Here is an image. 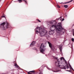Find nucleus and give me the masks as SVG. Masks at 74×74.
<instances>
[{"label": "nucleus", "mask_w": 74, "mask_h": 74, "mask_svg": "<svg viewBox=\"0 0 74 74\" xmlns=\"http://www.w3.org/2000/svg\"><path fill=\"white\" fill-rule=\"evenodd\" d=\"M54 59H58V58L57 57H53Z\"/></svg>", "instance_id": "nucleus-15"}, {"label": "nucleus", "mask_w": 74, "mask_h": 74, "mask_svg": "<svg viewBox=\"0 0 74 74\" xmlns=\"http://www.w3.org/2000/svg\"><path fill=\"white\" fill-rule=\"evenodd\" d=\"M57 63H56V64H57Z\"/></svg>", "instance_id": "nucleus-31"}, {"label": "nucleus", "mask_w": 74, "mask_h": 74, "mask_svg": "<svg viewBox=\"0 0 74 74\" xmlns=\"http://www.w3.org/2000/svg\"><path fill=\"white\" fill-rule=\"evenodd\" d=\"M38 21L39 22H41V21L39 20H38Z\"/></svg>", "instance_id": "nucleus-22"}, {"label": "nucleus", "mask_w": 74, "mask_h": 74, "mask_svg": "<svg viewBox=\"0 0 74 74\" xmlns=\"http://www.w3.org/2000/svg\"><path fill=\"white\" fill-rule=\"evenodd\" d=\"M57 6V7H58V8H60V6L58 5Z\"/></svg>", "instance_id": "nucleus-21"}, {"label": "nucleus", "mask_w": 74, "mask_h": 74, "mask_svg": "<svg viewBox=\"0 0 74 74\" xmlns=\"http://www.w3.org/2000/svg\"><path fill=\"white\" fill-rule=\"evenodd\" d=\"M60 49V51H62L61 49Z\"/></svg>", "instance_id": "nucleus-27"}, {"label": "nucleus", "mask_w": 74, "mask_h": 74, "mask_svg": "<svg viewBox=\"0 0 74 74\" xmlns=\"http://www.w3.org/2000/svg\"><path fill=\"white\" fill-rule=\"evenodd\" d=\"M69 69V66H67V69Z\"/></svg>", "instance_id": "nucleus-23"}, {"label": "nucleus", "mask_w": 74, "mask_h": 74, "mask_svg": "<svg viewBox=\"0 0 74 74\" xmlns=\"http://www.w3.org/2000/svg\"><path fill=\"white\" fill-rule=\"evenodd\" d=\"M44 44H42L41 45L40 47V51L41 52H43L45 51V50L44 49Z\"/></svg>", "instance_id": "nucleus-4"}, {"label": "nucleus", "mask_w": 74, "mask_h": 74, "mask_svg": "<svg viewBox=\"0 0 74 74\" xmlns=\"http://www.w3.org/2000/svg\"><path fill=\"white\" fill-rule=\"evenodd\" d=\"M69 71L70 72V71L69 70V71Z\"/></svg>", "instance_id": "nucleus-29"}, {"label": "nucleus", "mask_w": 74, "mask_h": 74, "mask_svg": "<svg viewBox=\"0 0 74 74\" xmlns=\"http://www.w3.org/2000/svg\"><path fill=\"white\" fill-rule=\"evenodd\" d=\"M72 41H74V39L73 38H72Z\"/></svg>", "instance_id": "nucleus-18"}, {"label": "nucleus", "mask_w": 74, "mask_h": 74, "mask_svg": "<svg viewBox=\"0 0 74 74\" xmlns=\"http://www.w3.org/2000/svg\"><path fill=\"white\" fill-rule=\"evenodd\" d=\"M73 1V0H71V1H70L68 3H70V2H71V1Z\"/></svg>", "instance_id": "nucleus-20"}, {"label": "nucleus", "mask_w": 74, "mask_h": 74, "mask_svg": "<svg viewBox=\"0 0 74 74\" xmlns=\"http://www.w3.org/2000/svg\"><path fill=\"white\" fill-rule=\"evenodd\" d=\"M15 66H16V68H18V69H19V67L18 66V65L16 64H16L14 65Z\"/></svg>", "instance_id": "nucleus-8"}, {"label": "nucleus", "mask_w": 74, "mask_h": 74, "mask_svg": "<svg viewBox=\"0 0 74 74\" xmlns=\"http://www.w3.org/2000/svg\"><path fill=\"white\" fill-rule=\"evenodd\" d=\"M53 32L52 31H50L49 32L50 34H53Z\"/></svg>", "instance_id": "nucleus-11"}, {"label": "nucleus", "mask_w": 74, "mask_h": 74, "mask_svg": "<svg viewBox=\"0 0 74 74\" xmlns=\"http://www.w3.org/2000/svg\"><path fill=\"white\" fill-rule=\"evenodd\" d=\"M24 1H25V3L26 4H27V2L25 0H23Z\"/></svg>", "instance_id": "nucleus-16"}, {"label": "nucleus", "mask_w": 74, "mask_h": 74, "mask_svg": "<svg viewBox=\"0 0 74 74\" xmlns=\"http://www.w3.org/2000/svg\"><path fill=\"white\" fill-rule=\"evenodd\" d=\"M73 36H74V31L73 32Z\"/></svg>", "instance_id": "nucleus-25"}, {"label": "nucleus", "mask_w": 74, "mask_h": 74, "mask_svg": "<svg viewBox=\"0 0 74 74\" xmlns=\"http://www.w3.org/2000/svg\"><path fill=\"white\" fill-rule=\"evenodd\" d=\"M59 64V62H58V64Z\"/></svg>", "instance_id": "nucleus-28"}, {"label": "nucleus", "mask_w": 74, "mask_h": 74, "mask_svg": "<svg viewBox=\"0 0 74 74\" xmlns=\"http://www.w3.org/2000/svg\"><path fill=\"white\" fill-rule=\"evenodd\" d=\"M64 7L66 8H67L68 7V5H64Z\"/></svg>", "instance_id": "nucleus-10"}, {"label": "nucleus", "mask_w": 74, "mask_h": 74, "mask_svg": "<svg viewBox=\"0 0 74 74\" xmlns=\"http://www.w3.org/2000/svg\"><path fill=\"white\" fill-rule=\"evenodd\" d=\"M64 59V58H63V57H61L60 58L61 60H62V59Z\"/></svg>", "instance_id": "nucleus-14"}, {"label": "nucleus", "mask_w": 74, "mask_h": 74, "mask_svg": "<svg viewBox=\"0 0 74 74\" xmlns=\"http://www.w3.org/2000/svg\"><path fill=\"white\" fill-rule=\"evenodd\" d=\"M69 66L70 67V68H71V69H72L73 71H74V69H73V68H72V67H71V65H70V64H69Z\"/></svg>", "instance_id": "nucleus-12"}, {"label": "nucleus", "mask_w": 74, "mask_h": 74, "mask_svg": "<svg viewBox=\"0 0 74 74\" xmlns=\"http://www.w3.org/2000/svg\"><path fill=\"white\" fill-rule=\"evenodd\" d=\"M53 72H58V71H53Z\"/></svg>", "instance_id": "nucleus-19"}, {"label": "nucleus", "mask_w": 74, "mask_h": 74, "mask_svg": "<svg viewBox=\"0 0 74 74\" xmlns=\"http://www.w3.org/2000/svg\"><path fill=\"white\" fill-rule=\"evenodd\" d=\"M57 27L58 28H56V25H53L52 26V27H55L56 30L57 32H59L60 30L62 29V27L61 25H58L57 26Z\"/></svg>", "instance_id": "nucleus-2"}, {"label": "nucleus", "mask_w": 74, "mask_h": 74, "mask_svg": "<svg viewBox=\"0 0 74 74\" xmlns=\"http://www.w3.org/2000/svg\"><path fill=\"white\" fill-rule=\"evenodd\" d=\"M35 31L36 33H39V34L41 37H42L47 34V32L46 30H43L42 31V29H41L40 27H37L35 29Z\"/></svg>", "instance_id": "nucleus-1"}, {"label": "nucleus", "mask_w": 74, "mask_h": 74, "mask_svg": "<svg viewBox=\"0 0 74 74\" xmlns=\"http://www.w3.org/2000/svg\"><path fill=\"white\" fill-rule=\"evenodd\" d=\"M48 43L49 44V47H50L52 49H54V47H52V44L50 43V42H48Z\"/></svg>", "instance_id": "nucleus-5"}, {"label": "nucleus", "mask_w": 74, "mask_h": 74, "mask_svg": "<svg viewBox=\"0 0 74 74\" xmlns=\"http://www.w3.org/2000/svg\"><path fill=\"white\" fill-rule=\"evenodd\" d=\"M67 71H68V70H66Z\"/></svg>", "instance_id": "nucleus-30"}, {"label": "nucleus", "mask_w": 74, "mask_h": 74, "mask_svg": "<svg viewBox=\"0 0 74 74\" xmlns=\"http://www.w3.org/2000/svg\"><path fill=\"white\" fill-rule=\"evenodd\" d=\"M6 25V27L7 29H8L9 27H11V26L9 25V24H8V23H7V22H4L3 23L1 24V26H3V28H4V25Z\"/></svg>", "instance_id": "nucleus-3"}, {"label": "nucleus", "mask_w": 74, "mask_h": 74, "mask_svg": "<svg viewBox=\"0 0 74 74\" xmlns=\"http://www.w3.org/2000/svg\"><path fill=\"white\" fill-rule=\"evenodd\" d=\"M64 18H63L62 19V21H64Z\"/></svg>", "instance_id": "nucleus-24"}, {"label": "nucleus", "mask_w": 74, "mask_h": 74, "mask_svg": "<svg viewBox=\"0 0 74 74\" xmlns=\"http://www.w3.org/2000/svg\"><path fill=\"white\" fill-rule=\"evenodd\" d=\"M18 1L19 3H21V2H22V0H18Z\"/></svg>", "instance_id": "nucleus-13"}, {"label": "nucleus", "mask_w": 74, "mask_h": 74, "mask_svg": "<svg viewBox=\"0 0 74 74\" xmlns=\"http://www.w3.org/2000/svg\"><path fill=\"white\" fill-rule=\"evenodd\" d=\"M34 73V71H30L29 72H28V74H32L31 73Z\"/></svg>", "instance_id": "nucleus-9"}, {"label": "nucleus", "mask_w": 74, "mask_h": 74, "mask_svg": "<svg viewBox=\"0 0 74 74\" xmlns=\"http://www.w3.org/2000/svg\"><path fill=\"white\" fill-rule=\"evenodd\" d=\"M0 1H1V0H0Z\"/></svg>", "instance_id": "nucleus-32"}, {"label": "nucleus", "mask_w": 74, "mask_h": 74, "mask_svg": "<svg viewBox=\"0 0 74 74\" xmlns=\"http://www.w3.org/2000/svg\"><path fill=\"white\" fill-rule=\"evenodd\" d=\"M36 44V42L33 41L32 42V43L31 44L30 46L31 47H32V46H33V45H34L35 44Z\"/></svg>", "instance_id": "nucleus-6"}, {"label": "nucleus", "mask_w": 74, "mask_h": 74, "mask_svg": "<svg viewBox=\"0 0 74 74\" xmlns=\"http://www.w3.org/2000/svg\"><path fill=\"white\" fill-rule=\"evenodd\" d=\"M58 67H59L60 68H61V69H63V68L64 67V66L63 65L62 66V65H58Z\"/></svg>", "instance_id": "nucleus-7"}, {"label": "nucleus", "mask_w": 74, "mask_h": 74, "mask_svg": "<svg viewBox=\"0 0 74 74\" xmlns=\"http://www.w3.org/2000/svg\"><path fill=\"white\" fill-rule=\"evenodd\" d=\"M65 63H66V64H67V62H66V61L65 62Z\"/></svg>", "instance_id": "nucleus-26"}, {"label": "nucleus", "mask_w": 74, "mask_h": 74, "mask_svg": "<svg viewBox=\"0 0 74 74\" xmlns=\"http://www.w3.org/2000/svg\"><path fill=\"white\" fill-rule=\"evenodd\" d=\"M1 18H5V16H2L1 17Z\"/></svg>", "instance_id": "nucleus-17"}]
</instances>
